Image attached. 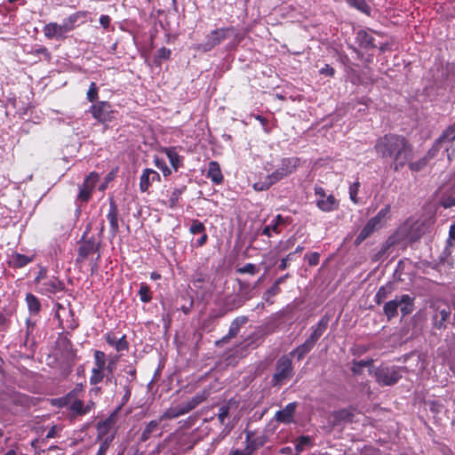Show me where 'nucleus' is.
<instances>
[{
	"instance_id": "obj_1",
	"label": "nucleus",
	"mask_w": 455,
	"mask_h": 455,
	"mask_svg": "<svg viewBox=\"0 0 455 455\" xmlns=\"http://www.w3.org/2000/svg\"><path fill=\"white\" fill-rule=\"evenodd\" d=\"M376 153L382 158H390L391 166L398 172L412 159V147L400 135L387 134L375 144Z\"/></svg>"
},
{
	"instance_id": "obj_2",
	"label": "nucleus",
	"mask_w": 455,
	"mask_h": 455,
	"mask_svg": "<svg viewBox=\"0 0 455 455\" xmlns=\"http://www.w3.org/2000/svg\"><path fill=\"white\" fill-rule=\"evenodd\" d=\"M103 229H85L78 241L76 264L84 263L91 255L99 253ZM100 254L97 256L99 259Z\"/></svg>"
},
{
	"instance_id": "obj_3",
	"label": "nucleus",
	"mask_w": 455,
	"mask_h": 455,
	"mask_svg": "<svg viewBox=\"0 0 455 455\" xmlns=\"http://www.w3.org/2000/svg\"><path fill=\"white\" fill-rule=\"evenodd\" d=\"M51 404L60 409L66 408L67 418L70 421H75L88 414V410L84 407V402L82 396L69 392L63 396L52 399Z\"/></svg>"
},
{
	"instance_id": "obj_4",
	"label": "nucleus",
	"mask_w": 455,
	"mask_h": 455,
	"mask_svg": "<svg viewBox=\"0 0 455 455\" xmlns=\"http://www.w3.org/2000/svg\"><path fill=\"white\" fill-rule=\"evenodd\" d=\"M432 328L437 331H444L451 323V307L449 303L441 299H431L428 302Z\"/></svg>"
},
{
	"instance_id": "obj_5",
	"label": "nucleus",
	"mask_w": 455,
	"mask_h": 455,
	"mask_svg": "<svg viewBox=\"0 0 455 455\" xmlns=\"http://www.w3.org/2000/svg\"><path fill=\"white\" fill-rule=\"evenodd\" d=\"M94 364L89 378L90 385L97 386L105 380L106 384L112 382L114 372L107 366V355L101 350L93 351Z\"/></svg>"
},
{
	"instance_id": "obj_6",
	"label": "nucleus",
	"mask_w": 455,
	"mask_h": 455,
	"mask_svg": "<svg viewBox=\"0 0 455 455\" xmlns=\"http://www.w3.org/2000/svg\"><path fill=\"white\" fill-rule=\"evenodd\" d=\"M299 160L294 157L283 159L281 166L277 168L272 174L268 175L264 182L255 183L253 186L254 188L256 190L267 189L270 186H272L283 177H286L289 174L292 173L299 165Z\"/></svg>"
},
{
	"instance_id": "obj_7",
	"label": "nucleus",
	"mask_w": 455,
	"mask_h": 455,
	"mask_svg": "<svg viewBox=\"0 0 455 455\" xmlns=\"http://www.w3.org/2000/svg\"><path fill=\"white\" fill-rule=\"evenodd\" d=\"M58 344L62 348V356L64 357V360L59 363V370L60 375L67 378L72 372L73 367L78 360L76 349L73 347L70 339L65 336L59 337Z\"/></svg>"
},
{
	"instance_id": "obj_8",
	"label": "nucleus",
	"mask_w": 455,
	"mask_h": 455,
	"mask_svg": "<svg viewBox=\"0 0 455 455\" xmlns=\"http://www.w3.org/2000/svg\"><path fill=\"white\" fill-rule=\"evenodd\" d=\"M405 369V367L396 365L380 364L375 368L374 376L379 385L382 387L394 386L402 379V372Z\"/></svg>"
},
{
	"instance_id": "obj_9",
	"label": "nucleus",
	"mask_w": 455,
	"mask_h": 455,
	"mask_svg": "<svg viewBox=\"0 0 455 455\" xmlns=\"http://www.w3.org/2000/svg\"><path fill=\"white\" fill-rule=\"evenodd\" d=\"M236 29L234 27L220 28L211 31L205 37V41L197 44L196 49L202 52H209L231 36H236Z\"/></svg>"
},
{
	"instance_id": "obj_10",
	"label": "nucleus",
	"mask_w": 455,
	"mask_h": 455,
	"mask_svg": "<svg viewBox=\"0 0 455 455\" xmlns=\"http://www.w3.org/2000/svg\"><path fill=\"white\" fill-rule=\"evenodd\" d=\"M293 376L292 361L287 355L281 356L275 363V372L274 373L271 383L274 387H280L286 379Z\"/></svg>"
},
{
	"instance_id": "obj_11",
	"label": "nucleus",
	"mask_w": 455,
	"mask_h": 455,
	"mask_svg": "<svg viewBox=\"0 0 455 455\" xmlns=\"http://www.w3.org/2000/svg\"><path fill=\"white\" fill-rule=\"evenodd\" d=\"M315 196L316 206L322 212H330L339 209V201L332 194H326L322 187L315 188Z\"/></svg>"
},
{
	"instance_id": "obj_12",
	"label": "nucleus",
	"mask_w": 455,
	"mask_h": 455,
	"mask_svg": "<svg viewBox=\"0 0 455 455\" xmlns=\"http://www.w3.org/2000/svg\"><path fill=\"white\" fill-rule=\"evenodd\" d=\"M99 181V174L97 172H90L86 176L84 182L79 186V192L76 197V204L81 207L88 203L91 199L92 193Z\"/></svg>"
},
{
	"instance_id": "obj_13",
	"label": "nucleus",
	"mask_w": 455,
	"mask_h": 455,
	"mask_svg": "<svg viewBox=\"0 0 455 455\" xmlns=\"http://www.w3.org/2000/svg\"><path fill=\"white\" fill-rule=\"evenodd\" d=\"M92 116L100 123L110 122L113 118L111 105L107 101H100L93 104L90 109Z\"/></svg>"
},
{
	"instance_id": "obj_14",
	"label": "nucleus",
	"mask_w": 455,
	"mask_h": 455,
	"mask_svg": "<svg viewBox=\"0 0 455 455\" xmlns=\"http://www.w3.org/2000/svg\"><path fill=\"white\" fill-rule=\"evenodd\" d=\"M117 421V413L114 411L111 413L107 419L104 420L99 421L96 426L97 429V439L104 440L106 437H108V434L111 429L114 427Z\"/></svg>"
},
{
	"instance_id": "obj_15",
	"label": "nucleus",
	"mask_w": 455,
	"mask_h": 455,
	"mask_svg": "<svg viewBox=\"0 0 455 455\" xmlns=\"http://www.w3.org/2000/svg\"><path fill=\"white\" fill-rule=\"evenodd\" d=\"M40 285L38 291L46 296H51L65 289L64 283L55 276L44 281Z\"/></svg>"
},
{
	"instance_id": "obj_16",
	"label": "nucleus",
	"mask_w": 455,
	"mask_h": 455,
	"mask_svg": "<svg viewBox=\"0 0 455 455\" xmlns=\"http://www.w3.org/2000/svg\"><path fill=\"white\" fill-rule=\"evenodd\" d=\"M44 35L48 39L63 40L67 37V30L64 26L56 22H50L43 28Z\"/></svg>"
},
{
	"instance_id": "obj_17",
	"label": "nucleus",
	"mask_w": 455,
	"mask_h": 455,
	"mask_svg": "<svg viewBox=\"0 0 455 455\" xmlns=\"http://www.w3.org/2000/svg\"><path fill=\"white\" fill-rule=\"evenodd\" d=\"M297 407L298 403L296 402H292L288 403L283 409L276 411L275 415L276 421L284 424L292 423L294 421V414Z\"/></svg>"
},
{
	"instance_id": "obj_18",
	"label": "nucleus",
	"mask_w": 455,
	"mask_h": 455,
	"mask_svg": "<svg viewBox=\"0 0 455 455\" xmlns=\"http://www.w3.org/2000/svg\"><path fill=\"white\" fill-rule=\"evenodd\" d=\"M36 259V254L25 255L19 252H13L10 255L7 261L8 266L12 268H22L33 262Z\"/></svg>"
},
{
	"instance_id": "obj_19",
	"label": "nucleus",
	"mask_w": 455,
	"mask_h": 455,
	"mask_svg": "<svg viewBox=\"0 0 455 455\" xmlns=\"http://www.w3.org/2000/svg\"><path fill=\"white\" fill-rule=\"evenodd\" d=\"M104 339L107 344L113 347L117 352L126 351L129 349V342L125 334L117 339L114 332L108 331L104 335Z\"/></svg>"
},
{
	"instance_id": "obj_20",
	"label": "nucleus",
	"mask_w": 455,
	"mask_h": 455,
	"mask_svg": "<svg viewBox=\"0 0 455 455\" xmlns=\"http://www.w3.org/2000/svg\"><path fill=\"white\" fill-rule=\"evenodd\" d=\"M245 434V449L250 451V455L266 443L267 439L265 435L254 436V433L251 431H246Z\"/></svg>"
},
{
	"instance_id": "obj_21",
	"label": "nucleus",
	"mask_w": 455,
	"mask_h": 455,
	"mask_svg": "<svg viewBox=\"0 0 455 455\" xmlns=\"http://www.w3.org/2000/svg\"><path fill=\"white\" fill-rule=\"evenodd\" d=\"M289 274H286L284 275L280 276L277 278L274 283L265 291L263 295V299L268 304H273L274 300L272 298L281 293L282 290L280 288V285L283 283L286 279L289 277Z\"/></svg>"
},
{
	"instance_id": "obj_22",
	"label": "nucleus",
	"mask_w": 455,
	"mask_h": 455,
	"mask_svg": "<svg viewBox=\"0 0 455 455\" xmlns=\"http://www.w3.org/2000/svg\"><path fill=\"white\" fill-rule=\"evenodd\" d=\"M160 180V175L158 172L152 169H145L140 176V188L142 192L148 191L150 185L156 181Z\"/></svg>"
},
{
	"instance_id": "obj_23",
	"label": "nucleus",
	"mask_w": 455,
	"mask_h": 455,
	"mask_svg": "<svg viewBox=\"0 0 455 455\" xmlns=\"http://www.w3.org/2000/svg\"><path fill=\"white\" fill-rule=\"evenodd\" d=\"M328 323L329 318L327 316L322 317L315 326H312V333L307 339L315 345L321 336L327 330Z\"/></svg>"
},
{
	"instance_id": "obj_24",
	"label": "nucleus",
	"mask_w": 455,
	"mask_h": 455,
	"mask_svg": "<svg viewBox=\"0 0 455 455\" xmlns=\"http://www.w3.org/2000/svg\"><path fill=\"white\" fill-rule=\"evenodd\" d=\"M400 311L403 316L409 315L414 311L415 297H411L409 294H403L398 297Z\"/></svg>"
},
{
	"instance_id": "obj_25",
	"label": "nucleus",
	"mask_w": 455,
	"mask_h": 455,
	"mask_svg": "<svg viewBox=\"0 0 455 455\" xmlns=\"http://www.w3.org/2000/svg\"><path fill=\"white\" fill-rule=\"evenodd\" d=\"M162 420H160V418L157 419L150 420L143 429L140 440L142 443L147 442L156 432L160 430V423Z\"/></svg>"
},
{
	"instance_id": "obj_26",
	"label": "nucleus",
	"mask_w": 455,
	"mask_h": 455,
	"mask_svg": "<svg viewBox=\"0 0 455 455\" xmlns=\"http://www.w3.org/2000/svg\"><path fill=\"white\" fill-rule=\"evenodd\" d=\"M172 442H174L178 446L177 448H175L176 451L172 452V455L178 454L179 450L182 446L187 445L188 443H190L188 435L184 433H173L164 439V443Z\"/></svg>"
},
{
	"instance_id": "obj_27",
	"label": "nucleus",
	"mask_w": 455,
	"mask_h": 455,
	"mask_svg": "<svg viewBox=\"0 0 455 455\" xmlns=\"http://www.w3.org/2000/svg\"><path fill=\"white\" fill-rule=\"evenodd\" d=\"M186 412L181 403L177 405H172L170 408L165 410L160 416V420L165 421L179 418L180 416L185 415Z\"/></svg>"
},
{
	"instance_id": "obj_28",
	"label": "nucleus",
	"mask_w": 455,
	"mask_h": 455,
	"mask_svg": "<svg viewBox=\"0 0 455 455\" xmlns=\"http://www.w3.org/2000/svg\"><path fill=\"white\" fill-rule=\"evenodd\" d=\"M390 207L388 205L381 209L379 213L371 218L365 228H376L377 226H382L386 223L389 217Z\"/></svg>"
},
{
	"instance_id": "obj_29",
	"label": "nucleus",
	"mask_w": 455,
	"mask_h": 455,
	"mask_svg": "<svg viewBox=\"0 0 455 455\" xmlns=\"http://www.w3.org/2000/svg\"><path fill=\"white\" fill-rule=\"evenodd\" d=\"M333 424L339 425L342 422H353L355 414L351 409H340L333 412Z\"/></svg>"
},
{
	"instance_id": "obj_30",
	"label": "nucleus",
	"mask_w": 455,
	"mask_h": 455,
	"mask_svg": "<svg viewBox=\"0 0 455 455\" xmlns=\"http://www.w3.org/2000/svg\"><path fill=\"white\" fill-rule=\"evenodd\" d=\"M207 177L215 184L222 182L223 175L220 164L216 161L209 163Z\"/></svg>"
},
{
	"instance_id": "obj_31",
	"label": "nucleus",
	"mask_w": 455,
	"mask_h": 455,
	"mask_svg": "<svg viewBox=\"0 0 455 455\" xmlns=\"http://www.w3.org/2000/svg\"><path fill=\"white\" fill-rule=\"evenodd\" d=\"M315 346V344L307 339L303 344L293 349L290 355L296 357L298 361H300L314 348Z\"/></svg>"
},
{
	"instance_id": "obj_32",
	"label": "nucleus",
	"mask_w": 455,
	"mask_h": 455,
	"mask_svg": "<svg viewBox=\"0 0 455 455\" xmlns=\"http://www.w3.org/2000/svg\"><path fill=\"white\" fill-rule=\"evenodd\" d=\"M398 296H396L395 299L389 300L385 303L383 307V312L387 316V320H391L398 315Z\"/></svg>"
},
{
	"instance_id": "obj_33",
	"label": "nucleus",
	"mask_w": 455,
	"mask_h": 455,
	"mask_svg": "<svg viewBox=\"0 0 455 455\" xmlns=\"http://www.w3.org/2000/svg\"><path fill=\"white\" fill-rule=\"evenodd\" d=\"M248 317L245 315L235 317L232 321L228 329V334L229 335V337L235 338L239 333L241 327L244 325L248 322Z\"/></svg>"
},
{
	"instance_id": "obj_34",
	"label": "nucleus",
	"mask_w": 455,
	"mask_h": 455,
	"mask_svg": "<svg viewBox=\"0 0 455 455\" xmlns=\"http://www.w3.org/2000/svg\"><path fill=\"white\" fill-rule=\"evenodd\" d=\"M28 311L32 315H37L41 311L39 299L32 293H27L25 298Z\"/></svg>"
},
{
	"instance_id": "obj_35",
	"label": "nucleus",
	"mask_w": 455,
	"mask_h": 455,
	"mask_svg": "<svg viewBox=\"0 0 455 455\" xmlns=\"http://www.w3.org/2000/svg\"><path fill=\"white\" fill-rule=\"evenodd\" d=\"M205 229H190L193 234V238L191 239L192 246L202 247L205 244L207 241V235L204 232Z\"/></svg>"
},
{
	"instance_id": "obj_36",
	"label": "nucleus",
	"mask_w": 455,
	"mask_h": 455,
	"mask_svg": "<svg viewBox=\"0 0 455 455\" xmlns=\"http://www.w3.org/2000/svg\"><path fill=\"white\" fill-rule=\"evenodd\" d=\"M356 38L361 46L364 48H374L376 46L372 36L364 30L358 31Z\"/></svg>"
},
{
	"instance_id": "obj_37",
	"label": "nucleus",
	"mask_w": 455,
	"mask_h": 455,
	"mask_svg": "<svg viewBox=\"0 0 455 455\" xmlns=\"http://www.w3.org/2000/svg\"><path fill=\"white\" fill-rule=\"evenodd\" d=\"M312 438L308 435H300L296 439L295 451L296 455H299L306 446H312Z\"/></svg>"
},
{
	"instance_id": "obj_38",
	"label": "nucleus",
	"mask_w": 455,
	"mask_h": 455,
	"mask_svg": "<svg viewBox=\"0 0 455 455\" xmlns=\"http://www.w3.org/2000/svg\"><path fill=\"white\" fill-rule=\"evenodd\" d=\"M204 400V396L203 395H197L193 396L190 400L181 403V405L187 414L199 405Z\"/></svg>"
},
{
	"instance_id": "obj_39",
	"label": "nucleus",
	"mask_w": 455,
	"mask_h": 455,
	"mask_svg": "<svg viewBox=\"0 0 455 455\" xmlns=\"http://www.w3.org/2000/svg\"><path fill=\"white\" fill-rule=\"evenodd\" d=\"M140 299L143 303H148L152 300V291L149 285L147 283H141L140 284V290L138 291Z\"/></svg>"
},
{
	"instance_id": "obj_40",
	"label": "nucleus",
	"mask_w": 455,
	"mask_h": 455,
	"mask_svg": "<svg viewBox=\"0 0 455 455\" xmlns=\"http://www.w3.org/2000/svg\"><path fill=\"white\" fill-rule=\"evenodd\" d=\"M164 151L166 154L172 168L177 170L180 167V159L176 150L173 148H166Z\"/></svg>"
},
{
	"instance_id": "obj_41",
	"label": "nucleus",
	"mask_w": 455,
	"mask_h": 455,
	"mask_svg": "<svg viewBox=\"0 0 455 455\" xmlns=\"http://www.w3.org/2000/svg\"><path fill=\"white\" fill-rule=\"evenodd\" d=\"M107 219L111 228H118L117 207L113 201L110 202Z\"/></svg>"
},
{
	"instance_id": "obj_42",
	"label": "nucleus",
	"mask_w": 455,
	"mask_h": 455,
	"mask_svg": "<svg viewBox=\"0 0 455 455\" xmlns=\"http://www.w3.org/2000/svg\"><path fill=\"white\" fill-rule=\"evenodd\" d=\"M81 17L79 12L73 13L69 15L68 18L64 19L62 21V25L67 32L72 31L76 28V24L79 18Z\"/></svg>"
},
{
	"instance_id": "obj_43",
	"label": "nucleus",
	"mask_w": 455,
	"mask_h": 455,
	"mask_svg": "<svg viewBox=\"0 0 455 455\" xmlns=\"http://www.w3.org/2000/svg\"><path fill=\"white\" fill-rule=\"evenodd\" d=\"M35 326H36L35 322H32L30 319H27V321H26V336H25V340L23 342L24 347L36 345V342L34 340H32L30 342V339H29V337L32 334V332L35 329Z\"/></svg>"
},
{
	"instance_id": "obj_44",
	"label": "nucleus",
	"mask_w": 455,
	"mask_h": 455,
	"mask_svg": "<svg viewBox=\"0 0 455 455\" xmlns=\"http://www.w3.org/2000/svg\"><path fill=\"white\" fill-rule=\"evenodd\" d=\"M113 440H114V435H111V436L106 437L104 440H100V446H99L96 455H106Z\"/></svg>"
},
{
	"instance_id": "obj_45",
	"label": "nucleus",
	"mask_w": 455,
	"mask_h": 455,
	"mask_svg": "<svg viewBox=\"0 0 455 455\" xmlns=\"http://www.w3.org/2000/svg\"><path fill=\"white\" fill-rule=\"evenodd\" d=\"M347 4L362 12L368 13L370 11L369 5L365 3L364 0H346Z\"/></svg>"
},
{
	"instance_id": "obj_46",
	"label": "nucleus",
	"mask_w": 455,
	"mask_h": 455,
	"mask_svg": "<svg viewBox=\"0 0 455 455\" xmlns=\"http://www.w3.org/2000/svg\"><path fill=\"white\" fill-rule=\"evenodd\" d=\"M392 244H393V242H391L390 239H388L386 242V243L382 246V248L372 256V258H371L372 260L378 261V260L381 259L382 258L386 257L387 251L391 247Z\"/></svg>"
},
{
	"instance_id": "obj_47",
	"label": "nucleus",
	"mask_w": 455,
	"mask_h": 455,
	"mask_svg": "<svg viewBox=\"0 0 455 455\" xmlns=\"http://www.w3.org/2000/svg\"><path fill=\"white\" fill-rule=\"evenodd\" d=\"M236 271L239 274H250V275H255L259 271V268L252 263H247L242 267H238Z\"/></svg>"
},
{
	"instance_id": "obj_48",
	"label": "nucleus",
	"mask_w": 455,
	"mask_h": 455,
	"mask_svg": "<svg viewBox=\"0 0 455 455\" xmlns=\"http://www.w3.org/2000/svg\"><path fill=\"white\" fill-rule=\"evenodd\" d=\"M389 293V290L386 286H381L378 290V291L375 294L374 300L378 305H380L383 303V301L387 298V295Z\"/></svg>"
},
{
	"instance_id": "obj_49",
	"label": "nucleus",
	"mask_w": 455,
	"mask_h": 455,
	"mask_svg": "<svg viewBox=\"0 0 455 455\" xmlns=\"http://www.w3.org/2000/svg\"><path fill=\"white\" fill-rule=\"evenodd\" d=\"M427 158L423 157L416 162H411V160L407 164L412 172H419L427 165Z\"/></svg>"
},
{
	"instance_id": "obj_50",
	"label": "nucleus",
	"mask_w": 455,
	"mask_h": 455,
	"mask_svg": "<svg viewBox=\"0 0 455 455\" xmlns=\"http://www.w3.org/2000/svg\"><path fill=\"white\" fill-rule=\"evenodd\" d=\"M443 141H454L455 140V124L448 127L443 136L441 137Z\"/></svg>"
},
{
	"instance_id": "obj_51",
	"label": "nucleus",
	"mask_w": 455,
	"mask_h": 455,
	"mask_svg": "<svg viewBox=\"0 0 455 455\" xmlns=\"http://www.w3.org/2000/svg\"><path fill=\"white\" fill-rule=\"evenodd\" d=\"M359 188H360V183L358 181L354 182L349 187V197H350L351 201L355 204L358 203L357 194L359 191Z\"/></svg>"
},
{
	"instance_id": "obj_52",
	"label": "nucleus",
	"mask_w": 455,
	"mask_h": 455,
	"mask_svg": "<svg viewBox=\"0 0 455 455\" xmlns=\"http://www.w3.org/2000/svg\"><path fill=\"white\" fill-rule=\"evenodd\" d=\"M421 235V229H409L407 237L409 239L410 244L412 245L414 243L418 242Z\"/></svg>"
},
{
	"instance_id": "obj_53",
	"label": "nucleus",
	"mask_w": 455,
	"mask_h": 455,
	"mask_svg": "<svg viewBox=\"0 0 455 455\" xmlns=\"http://www.w3.org/2000/svg\"><path fill=\"white\" fill-rule=\"evenodd\" d=\"M228 415H229V406L226 405V404L221 405L219 409V413H218V419L221 425H224L225 419L228 417Z\"/></svg>"
},
{
	"instance_id": "obj_54",
	"label": "nucleus",
	"mask_w": 455,
	"mask_h": 455,
	"mask_svg": "<svg viewBox=\"0 0 455 455\" xmlns=\"http://www.w3.org/2000/svg\"><path fill=\"white\" fill-rule=\"evenodd\" d=\"M98 98V88L94 82H92L87 92V100L91 102L96 100Z\"/></svg>"
},
{
	"instance_id": "obj_55",
	"label": "nucleus",
	"mask_w": 455,
	"mask_h": 455,
	"mask_svg": "<svg viewBox=\"0 0 455 455\" xmlns=\"http://www.w3.org/2000/svg\"><path fill=\"white\" fill-rule=\"evenodd\" d=\"M305 259L307 260L308 265L311 267L316 266L320 260V254L318 252L307 253Z\"/></svg>"
},
{
	"instance_id": "obj_56",
	"label": "nucleus",
	"mask_w": 455,
	"mask_h": 455,
	"mask_svg": "<svg viewBox=\"0 0 455 455\" xmlns=\"http://www.w3.org/2000/svg\"><path fill=\"white\" fill-rule=\"evenodd\" d=\"M440 205H442L443 208H450L452 206H455V196H443L439 200Z\"/></svg>"
},
{
	"instance_id": "obj_57",
	"label": "nucleus",
	"mask_w": 455,
	"mask_h": 455,
	"mask_svg": "<svg viewBox=\"0 0 455 455\" xmlns=\"http://www.w3.org/2000/svg\"><path fill=\"white\" fill-rule=\"evenodd\" d=\"M121 355H111L109 357L107 356V366L115 372L116 368V363L120 360Z\"/></svg>"
},
{
	"instance_id": "obj_58",
	"label": "nucleus",
	"mask_w": 455,
	"mask_h": 455,
	"mask_svg": "<svg viewBox=\"0 0 455 455\" xmlns=\"http://www.w3.org/2000/svg\"><path fill=\"white\" fill-rule=\"evenodd\" d=\"M374 229H362L361 233L357 235L355 240V244L357 246L363 243L366 238L370 236Z\"/></svg>"
},
{
	"instance_id": "obj_59",
	"label": "nucleus",
	"mask_w": 455,
	"mask_h": 455,
	"mask_svg": "<svg viewBox=\"0 0 455 455\" xmlns=\"http://www.w3.org/2000/svg\"><path fill=\"white\" fill-rule=\"evenodd\" d=\"M155 164H156V167L163 172L164 176H168L172 173V171L170 170V168L167 167V165L164 160L156 158Z\"/></svg>"
},
{
	"instance_id": "obj_60",
	"label": "nucleus",
	"mask_w": 455,
	"mask_h": 455,
	"mask_svg": "<svg viewBox=\"0 0 455 455\" xmlns=\"http://www.w3.org/2000/svg\"><path fill=\"white\" fill-rule=\"evenodd\" d=\"M47 277V268L45 267H40L37 275L35 277L34 282L36 284H41L44 280Z\"/></svg>"
},
{
	"instance_id": "obj_61",
	"label": "nucleus",
	"mask_w": 455,
	"mask_h": 455,
	"mask_svg": "<svg viewBox=\"0 0 455 455\" xmlns=\"http://www.w3.org/2000/svg\"><path fill=\"white\" fill-rule=\"evenodd\" d=\"M295 252H290L285 258L282 259L280 264L278 265V269L283 271L288 267V262L293 259Z\"/></svg>"
},
{
	"instance_id": "obj_62",
	"label": "nucleus",
	"mask_w": 455,
	"mask_h": 455,
	"mask_svg": "<svg viewBox=\"0 0 455 455\" xmlns=\"http://www.w3.org/2000/svg\"><path fill=\"white\" fill-rule=\"evenodd\" d=\"M182 191L183 190L180 189V188H175L172 191V196H171L170 200H169L170 201L169 205L171 207H173L177 204L180 195L182 194Z\"/></svg>"
},
{
	"instance_id": "obj_63",
	"label": "nucleus",
	"mask_w": 455,
	"mask_h": 455,
	"mask_svg": "<svg viewBox=\"0 0 455 455\" xmlns=\"http://www.w3.org/2000/svg\"><path fill=\"white\" fill-rule=\"evenodd\" d=\"M84 391V385L83 383H77L75 386V387L68 392L71 394L82 396Z\"/></svg>"
},
{
	"instance_id": "obj_64",
	"label": "nucleus",
	"mask_w": 455,
	"mask_h": 455,
	"mask_svg": "<svg viewBox=\"0 0 455 455\" xmlns=\"http://www.w3.org/2000/svg\"><path fill=\"white\" fill-rule=\"evenodd\" d=\"M171 51L165 47H162L157 51V57L161 60H166L170 57Z\"/></svg>"
}]
</instances>
